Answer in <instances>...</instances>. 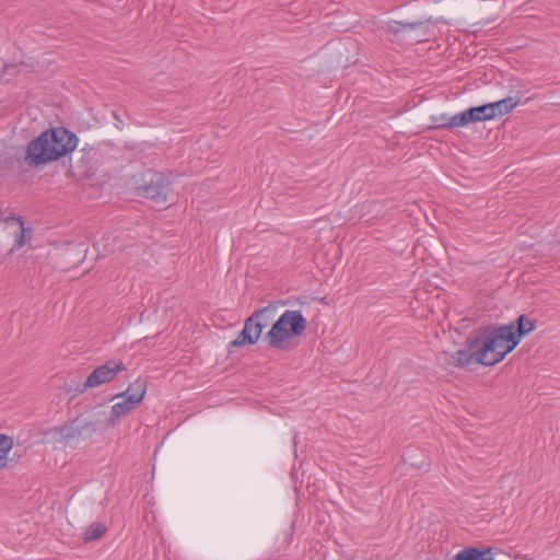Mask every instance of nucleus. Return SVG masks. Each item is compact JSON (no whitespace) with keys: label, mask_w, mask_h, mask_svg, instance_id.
Returning a JSON list of instances; mask_svg holds the SVG:
<instances>
[{"label":"nucleus","mask_w":560,"mask_h":560,"mask_svg":"<svg viewBox=\"0 0 560 560\" xmlns=\"http://www.w3.org/2000/svg\"><path fill=\"white\" fill-rule=\"evenodd\" d=\"M458 115L448 117L446 114L434 115L430 117L432 129H453L459 128V122H456Z\"/></svg>","instance_id":"2eb2a0df"},{"label":"nucleus","mask_w":560,"mask_h":560,"mask_svg":"<svg viewBox=\"0 0 560 560\" xmlns=\"http://www.w3.org/2000/svg\"><path fill=\"white\" fill-rule=\"evenodd\" d=\"M306 327L307 320L301 311L287 310L272 324L264 340L272 349L287 350L290 341L302 336Z\"/></svg>","instance_id":"7ed1b4c3"},{"label":"nucleus","mask_w":560,"mask_h":560,"mask_svg":"<svg viewBox=\"0 0 560 560\" xmlns=\"http://www.w3.org/2000/svg\"><path fill=\"white\" fill-rule=\"evenodd\" d=\"M148 387V382L143 377H138L135 382L130 383L128 388L124 393H119L114 398H129L135 400L137 405H140L144 398Z\"/></svg>","instance_id":"9d476101"},{"label":"nucleus","mask_w":560,"mask_h":560,"mask_svg":"<svg viewBox=\"0 0 560 560\" xmlns=\"http://www.w3.org/2000/svg\"><path fill=\"white\" fill-rule=\"evenodd\" d=\"M261 326L258 322H254V318L249 316L244 322V327L237 337L232 340L228 346V351L231 353L233 348L250 346L258 341L261 336Z\"/></svg>","instance_id":"6e6552de"},{"label":"nucleus","mask_w":560,"mask_h":560,"mask_svg":"<svg viewBox=\"0 0 560 560\" xmlns=\"http://www.w3.org/2000/svg\"><path fill=\"white\" fill-rule=\"evenodd\" d=\"M13 446V439L9 435L0 434V468L5 467L8 463L7 455Z\"/></svg>","instance_id":"dca6fc26"},{"label":"nucleus","mask_w":560,"mask_h":560,"mask_svg":"<svg viewBox=\"0 0 560 560\" xmlns=\"http://www.w3.org/2000/svg\"><path fill=\"white\" fill-rule=\"evenodd\" d=\"M535 329L536 320L529 319L525 314L505 325L480 327L470 332L462 349L450 354L447 363L458 368L472 364L494 365L512 352L524 336Z\"/></svg>","instance_id":"f257e3e1"},{"label":"nucleus","mask_w":560,"mask_h":560,"mask_svg":"<svg viewBox=\"0 0 560 560\" xmlns=\"http://www.w3.org/2000/svg\"><path fill=\"white\" fill-rule=\"evenodd\" d=\"M285 302H271L267 306L256 310L249 317L254 318V322H258L261 326V330L267 327L275 318L279 305H284Z\"/></svg>","instance_id":"f8f14e48"},{"label":"nucleus","mask_w":560,"mask_h":560,"mask_svg":"<svg viewBox=\"0 0 560 560\" xmlns=\"http://www.w3.org/2000/svg\"><path fill=\"white\" fill-rule=\"evenodd\" d=\"M139 405L135 402V400H130L129 398H122V401L116 402L112 406L110 415L108 419H106L107 427H115L117 424L118 418L122 416H127L130 411L136 409Z\"/></svg>","instance_id":"ddd939ff"},{"label":"nucleus","mask_w":560,"mask_h":560,"mask_svg":"<svg viewBox=\"0 0 560 560\" xmlns=\"http://www.w3.org/2000/svg\"><path fill=\"white\" fill-rule=\"evenodd\" d=\"M77 135L65 127L49 128L27 144L25 163L33 168L59 161L78 145Z\"/></svg>","instance_id":"f03ea898"},{"label":"nucleus","mask_w":560,"mask_h":560,"mask_svg":"<svg viewBox=\"0 0 560 560\" xmlns=\"http://www.w3.org/2000/svg\"><path fill=\"white\" fill-rule=\"evenodd\" d=\"M388 32L394 36H400L402 38L406 35H410L411 33H417L415 36H409L410 39L415 42H422L428 34V26L423 21L416 22H401V21H390L388 23Z\"/></svg>","instance_id":"0eeeda50"},{"label":"nucleus","mask_w":560,"mask_h":560,"mask_svg":"<svg viewBox=\"0 0 560 560\" xmlns=\"http://www.w3.org/2000/svg\"><path fill=\"white\" fill-rule=\"evenodd\" d=\"M126 371V365L120 360H108L104 364L95 368L88 376L84 383L77 386L75 392L82 394L89 388L97 387L102 384L113 381L116 375Z\"/></svg>","instance_id":"423d86ee"},{"label":"nucleus","mask_w":560,"mask_h":560,"mask_svg":"<svg viewBox=\"0 0 560 560\" xmlns=\"http://www.w3.org/2000/svg\"><path fill=\"white\" fill-rule=\"evenodd\" d=\"M19 221V230H20V233L16 235V240H15V245L14 247L11 249L12 252L15 249V248H20L21 246L24 245L25 241H24V223L23 221H21L20 219H18Z\"/></svg>","instance_id":"a211bd4d"},{"label":"nucleus","mask_w":560,"mask_h":560,"mask_svg":"<svg viewBox=\"0 0 560 560\" xmlns=\"http://www.w3.org/2000/svg\"><path fill=\"white\" fill-rule=\"evenodd\" d=\"M142 184L137 187L138 194L156 203H165L170 190V182L163 173L148 170L142 174Z\"/></svg>","instance_id":"39448f33"},{"label":"nucleus","mask_w":560,"mask_h":560,"mask_svg":"<svg viewBox=\"0 0 560 560\" xmlns=\"http://www.w3.org/2000/svg\"><path fill=\"white\" fill-rule=\"evenodd\" d=\"M18 69L16 65H7L4 66V71L10 72L11 70L15 71Z\"/></svg>","instance_id":"aec40b11"},{"label":"nucleus","mask_w":560,"mask_h":560,"mask_svg":"<svg viewBox=\"0 0 560 560\" xmlns=\"http://www.w3.org/2000/svg\"><path fill=\"white\" fill-rule=\"evenodd\" d=\"M459 127H467L470 124L492 120L487 104L469 107L468 109L457 114Z\"/></svg>","instance_id":"1a4fd4ad"},{"label":"nucleus","mask_w":560,"mask_h":560,"mask_svg":"<svg viewBox=\"0 0 560 560\" xmlns=\"http://www.w3.org/2000/svg\"><path fill=\"white\" fill-rule=\"evenodd\" d=\"M113 117L116 120L115 127L117 129H119V130H122L125 124H124V120H122L121 115L119 114V112L118 110H113Z\"/></svg>","instance_id":"6ab92c4d"},{"label":"nucleus","mask_w":560,"mask_h":560,"mask_svg":"<svg viewBox=\"0 0 560 560\" xmlns=\"http://www.w3.org/2000/svg\"><path fill=\"white\" fill-rule=\"evenodd\" d=\"M104 428V420L100 415H80L62 425L55 428L59 434L58 442L62 446L78 447L89 442L93 434Z\"/></svg>","instance_id":"20e7f679"},{"label":"nucleus","mask_w":560,"mask_h":560,"mask_svg":"<svg viewBox=\"0 0 560 560\" xmlns=\"http://www.w3.org/2000/svg\"><path fill=\"white\" fill-rule=\"evenodd\" d=\"M106 532V527L101 523H92L85 530L84 541H93L100 539Z\"/></svg>","instance_id":"f3484780"},{"label":"nucleus","mask_w":560,"mask_h":560,"mask_svg":"<svg viewBox=\"0 0 560 560\" xmlns=\"http://www.w3.org/2000/svg\"><path fill=\"white\" fill-rule=\"evenodd\" d=\"M455 560H494L491 547H466L458 551Z\"/></svg>","instance_id":"4468645a"},{"label":"nucleus","mask_w":560,"mask_h":560,"mask_svg":"<svg viewBox=\"0 0 560 560\" xmlns=\"http://www.w3.org/2000/svg\"><path fill=\"white\" fill-rule=\"evenodd\" d=\"M520 97L509 96L497 102L487 103L490 117L494 119L495 117H502L510 114L520 104Z\"/></svg>","instance_id":"9b49d317"}]
</instances>
